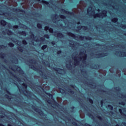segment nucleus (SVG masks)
I'll use <instances>...</instances> for the list:
<instances>
[{
	"mask_svg": "<svg viewBox=\"0 0 126 126\" xmlns=\"http://www.w3.org/2000/svg\"><path fill=\"white\" fill-rule=\"evenodd\" d=\"M103 104H104V100H101L100 101V104H101V106H102Z\"/></svg>",
	"mask_w": 126,
	"mask_h": 126,
	"instance_id": "603ef678",
	"label": "nucleus"
},
{
	"mask_svg": "<svg viewBox=\"0 0 126 126\" xmlns=\"http://www.w3.org/2000/svg\"><path fill=\"white\" fill-rule=\"evenodd\" d=\"M5 97L7 99H11V97L9 96V95H8V94H5Z\"/></svg>",
	"mask_w": 126,
	"mask_h": 126,
	"instance_id": "ea45409f",
	"label": "nucleus"
},
{
	"mask_svg": "<svg viewBox=\"0 0 126 126\" xmlns=\"http://www.w3.org/2000/svg\"><path fill=\"white\" fill-rule=\"evenodd\" d=\"M54 70H55V71H59V70H63V69L61 68H54Z\"/></svg>",
	"mask_w": 126,
	"mask_h": 126,
	"instance_id": "bb28decb",
	"label": "nucleus"
},
{
	"mask_svg": "<svg viewBox=\"0 0 126 126\" xmlns=\"http://www.w3.org/2000/svg\"><path fill=\"white\" fill-rule=\"evenodd\" d=\"M47 101V103H48L49 105H52V102H51V100L48 99Z\"/></svg>",
	"mask_w": 126,
	"mask_h": 126,
	"instance_id": "de8ad7c7",
	"label": "nucleus"
},
{
	"mask_svg": "<svg viewBox=\"0 0 126 126\" xmlns=\"http://www.w3.org/2000/svg\"><path fill=\"white\" fill-rule=\"evenodd\" d=\"M30 34H31L30 37L32 39H34L35 38V34H34V33H33V32H30Z\"/></svg>",
	"mask_w": 126,
	"mask_h": 126,
	"instance_id": "aec40b11",
	"label": "nucleus"
},
{
	"mask_svg": "<svg viewBox=\"0 0 126 126\" xmlns=\"http://www.w3.org/2000/svg\"><path fill=\"white\" fill-rule=\"evenodd\" d=\"M84 126H91V125L89 124L86 123L84 124Z\"/></svg>",
	"mask_w": 126,
	"mask_h": 126,
	"instance_id": "4d7b16f0",
	"label": "nucleus"
},
{
	"mask_svg": "<svg viewBox=\"0 0 126 126\" xmlns=\"http://www.w3.org/2000/svg\"><path fill=\"white\" fill-rule=\"evenodd\" d=\"M44 38H46V39H50V35H49V34H45Z\"/></svg>",
	"mask_w": 126,
	"mask_h": 126,
	"instance_id": "a19ab883",
	"label": "nucleus"
},
{
	"mask_svg": "<svg viewBox=\"0 0 126 126\" xmlns=\"http://www.w3.org/2000/svg\"><path fill=\"white\" fill-rule=\"evenodd\" d=\"M22 43L23 45H27V41H26L25 40H23Z\"/></svg>",
	"mask_w": 126,
	"mask_h": 126,
	"instance_id": "37998d69",
	"label": "nucleus"
},
{
	"mask_svg": "<svg viewBox=\"0 0 126 126\" xmlns=\"http://www.w3.org/2000/svg\"><path fill=\"white\" fill-rule=\"evenodd\" d=\"M68 36H70V37H71L72 38H75L76 36H75V34L74 33H73L72 32H69L67 33Z\"/></svg>",
	"mask_w": 126,
	"mask_h": 126,
	"instance_id": "f8f14e48",
	"label": "nucleus"
},
{
	"mask_svg": "<svg viewBox=\"0 0 126 126\" xmlns=\"http://www.w3.org/2000/svg\"><path fill=\"white\" fill-rule=\"evenodd\" d=\"M77 28L78 30H76V32H79V30H80L81 28H83V30H87L88 28L87 27V26H78L77 27Z\"/></svg>",
	"mask_w": 126,
	"mask_h": 126,
	"instance_id": "20e7f679",
	"label": "nucleus"
},
{
	"mask_svg": "<svg viewBox=\"0 0 126 126\" xmlns=\"http://www.w3.org/2000/svg\"><path fill=\"white\" fill-rule=\"evenodd\" d=\"M40 2H42L43 4H46V5H48L49 4V1H46L45 0H41Z\"/></svg>",
	"mask_w": 126,
	"mask_h": 126,
	"instance_id": "dca6fc26",
	"label": "nucleus"
},
{
	"mask_svg": "<svg viewBox=\"0 0 126 126\" xmlns=\"http://www.w3.org/2000/svg\"><path fill=\"white\" fill-rule=\"evenodd\" d=\"M70 47H74V44L70 43Z\"/></svg>",
	"mask_w": 126,
	"mask_h": 126,
	"instance_id": "0e129e2a",
	"label": "nucleus"
},
{
	"mask_svg": "<svg viewBox=\"0 0 126 126\" xmlns=\"http://www.w3.org/2000/svg\"><path fill=\"white\" fill-rule=\"evenodd\" d=\"M32 107L33 110H34L35 112L38 113L40 116H41L42 117H44V116H45V113H44V112H43V111L39 110V108L35 107V106L34 105H32Z\"/></svg>",
	"mask_w": 126,
	"mask_h": 126,
	"instance_id": "7ed1b4c3",
	"label": "nucleus"
},
{
	"mask_svg": "<svg viewBox=\"0 0 126 126\" xmlns=\"http://www.w3.org/2000/svg\"><path fill=\"white\" fill-rule=\"evenodd\" d=\"M96 56L98 58H103V57L107 56V53H99L96 54Z\"/></svg>",
	"mask_w": 126,
	"mask_h": 126,
	"instance_id": "0eeeda50",
	"label": "nucleus"
},
{
	"mask_svg": "<svg viewBox=\"0 0 126 126\" xmlns=\"http://www.w3.org/2000/svg\"><path fill=\"white\" fill-rule=\"evenodd\" d=\"M118 20H119L118 18H114L111 20V21L114 22V23H117V22H118Z\"/></svg>",
	"mask_w": 126,
	"mask_h": 126,
	"instance_id": "412c9836",
	"label": "nucleus"
},
{
	"mask_svg": "<svg viewBox=\"0 0 126 126\" xmlns=\"http://www.w3.org/2000/svg\"><path fill=\"white\" fill-rule=\"evenodd\" d=\"M88 101L89 102L91 103V104H93L94 101L93 100L90 98H88Z\"/></svg>",
	"mask_w": 126,
	"mask_h": 126,
	"instance_id": "c756f323",
	"label": "nucleus"
},
{
	"mask_svg": "<svg viewBox=\"0 0 126 126\" xmlns=\"http://www.w3.org/2000/svg\"><path fill=\"white\" fill-rule=\"evenodd\" d=\"M68 92L69 93H71V94H74V91H72L71 89H68Z\"/></svg>",
	"mask_w": 126,
	"mask_h": 126,
	"instance_id": "7c9ffc66",
	"label": "nucleus"
},
{
	"mask_svg": "<svg viewBox=\"0 0 126 126\" xmlns=\"http://www.w3.org/2000/svg\"><path fill=\"white\" fill-rule=\"evenodd\" d=\"M4 56H5V54L4 53H2V52H1L0 54V58L1 59H4Z\"/></svg>",
	"mask_w": 126,
	"mask_h": 126,
	"instance_id": "5701e85b",
	"label": "nucleus"
},
{
	"mask_svg": "<svg viewBox=\"0 0 126 126\" xmlns=\"http://www.w3.org/2000/svg\"><path fill=\"white\" fill-rule=\"evenodd\" d=\"M49 29H50V27L49 26H45L44 27V30L46 32H47L48 30H49Z\"/></svg>",
	"mask_w": 126,
	"mask_h": 126,
	"instance_id": "f704fd0d",
	"label": "nucleus"
},
{
	"mask_svg": "<svg viewBox=\"0 0 126 126\" xmlns=\"http://www.w3.org/2000/svg\"><path fill=\"white\" fill-rule=\"evenodd\" d=\"M62 50H59L58 51H57V55H61V54H62Z\"/></svg>",
	"mask_w": 126,
	"mask_h": 126,
	"instance_id": "49530a36",
	"label": "nucleus"
},
{
	"mask_svg": "<svg viewBox=\"0 0 126 126\" xmlns=\"http://www.w3.org/2000/svg\"><path fill=\"white\" fill-rule=\"evenodd\" d=\"M123 53V56L124 57H126V52H124Z\"/></svg>",
	"mask_w": 126,
	"mask_h": 126,
	"instance_id": "052dcab7",
	"label": "nucleus"
},
{
	"mask_svg": "<svg viewBox=\"0 0 126 126\" xmlns=\"http://www.w3.org/2000/svg\"><path fill=\"white\" fill-rule=\"evenodd\" d=\"M87 59V55L86 54H84V56L82 57L83 62H85Z\"/></svg>",
	"mask_w": 126,
	"mask_h": 126,
	"instance_id": "2eb2a0df",
	"label": "nucleus"
},
{
	"mask_svg": "<svg viewBox=\"0 0 126 126\" xmlns=\"http://www.w3.org/2000/svg\"><path fill=\"white\" fill-rule=\"evenodd\" d=\"M40 41H41V42H44V41L45 40V38H44V37H40Z\"/></svg>",
	"mask_w": 126,
	"mask_h": 126,
	"instance_id": "3c124183",
	"label": "nucleus"
},
{
	"mask_svg": "<svg viewBox=\"0 0 126 126\" xmlns=\"http://www.w3.org/2000/svg\"><path fill=\"white\" fill-rule=\"evenodd\" d=\"M0 126H4V125L1 123H0Z\"/></svg>",
	"mask_w": 126,
	"mask_h": 126,
	"instance_id": "774afa93",
	"label": "nucleus"
},
{
	"mask_svg": "<svg viewBox=\"0 0 126 126\" xmlns=\"http://www.w3.org/2000/svg\"><path fill=\"white\" fill-rule=\"evenodd\" d=\"M14 11H18L19 12H23V13H25V10L19 9V8H13Z\"/></svg>",
	"mask_w": 126,
	"mask_h": 126,
	"instance_id": "6e6552de",
	"label": "nucleus"
},
{
	"mask_svg": "<svg viewBox=\"0 0 126 126\" xmlns=\"http://www.w3.org/2000/svg\"><path fill=\"white\" fill-rule=\"evenodd\" d=\"M121 28H123V29H125L126 28V25H125V24H122L121 25Z\"/></svg>",
	"mask_w": 126,
	"mask_h": 126,
	"instance_id": "58836bf2",
	"label": "nucleus"
},
{
	"mask_svg": "<svg viewBox=\"0 0 126 126\" xmlns=\"http://www.w3.org/2000/svg\"><path fill=\"white\" fill-rule=\"evenodd\" d=\"M81 71L82 73H86V71H83V70H81Z\"/></svg>",
	"mask_w": 126,
	"mask_h": 126,
	"instance_id": "bf43d9fd",
	"label": "nucleus"
},
{
	"mask_svg": "<svg viewBox=\"0 0 126 126\" xmlns=\"http://www.w3.org/2000/svg\"><path fill=\"white\" fill-rule=\"evenodd\" d=\"M99 91H100V92H103L104 93H106V91H105L104 90H99Z\"/></svg>",
	"mask_w": 126,
	"mask_h": 126,
	"instance_id": "13d9d810",
	"label": "nucleus"
},
{
	"mask_svg": "<svg viewBox=\"0 0 126 126\" xmlns=\"http://www.w3.org/2000/svg\"><path fill=\"white\" fill-rule=\"evenodd\" d=\"M114 89L116 91H121V88H120L119 87H115L114 88Z\"/></svg>",
	"mask_w": 126,
	"mask_h": 126,
	"instance_id": "c9c22d12",
	"label": "nucleus"
},
{
	"mask_svg": "<svg viewBox=\"0 0 126 126\" xmlns=\"http://www.w3.org/2000/svg\"><path fill=\"white\" fill-rule=\"evenodd\" d=\"M18 25H15L13 26V28H14V29H18Z\"/></svg>",
	"mask_w": 126,
	"mask_h": 126,
	"instance_id": "c03bdc74",
	"label": "nucleus"
},
{
	"mask_svg": "<svg viewBox=\"0 0 126 126\" xmlns=\"http://www.w3.org/2000/svg\"><path fill=\"white\" fill-rule=\"evenodd\" d=\"M30 62H32V63H34V62H35V60H32V59H30Z\"/></svg>",
	"mask_w": 126,
	"mask_h": 126,
	"instance_id": "e2e57ef3",
	"label": "nucleus"
},
{
	"mask_svg": "<svg viewBox=\"0 0 126 126\" xmlns=\"http://www.w3.org/2000/svg\"><path fill=\"white\" fill-rule=\"evenodd\" d=\"M87 115V116H88V117H89V118H91L92 120H94V116L91 113H88Z\"/></svg>",
	"mask_w": 126,
	"mask_h": 126,
	"instance_id": "4468645a",
	"label": "nucleus"
},
{
	"mask_svg": "<svg viewBox=\"0 0 126 126\" xmlns=\"http://www.w3.org/2000/svg\"><path fill=\"white\" fill-rule=\"evenodd\" d=\"M32 66L31 67V68L32 69H33V70H36V71H39V73L41 72V73H43V71H42L41 69H38L37 67H35L34 65H31Z\"/></svg>",
	"mask_w": 126,
	"mask_h": 126,
	"instance_id": "39448f33",
	"label": "nucleus"
},
{
	"mask_svg": "<svg viewBox=\"0 0 126 126\" xmlns=\"http://www.w3.org/2000/svg\"><path fill=\"white\" fill-rule=\"evenodd\" d=\"M121 96L123 98H126V95L123 94H121Z\"/></svg>",
	"mask_w": 126,
	"mask_h": 126,
	"instance_id": "680f3d73",
	"label": "nucleus"
},
{
	"mask_svg": "<svg viewBox=\"0 0 126 126\" xmlns=\"http://www.w3.org/2000/svg\"><path fill=\"white\" fill-rule=\"evenodd\" d=\"M94 18L96 17H107V10H104L102 13H96L94 15Z\"/></svg>",
	"mask_w": 126,
	"mask_h": 126,
	"instance_id": "f257e3e1",
	"label": "nucleus"
},
{
	"mask_svg": "<svg viewBox=\"0 0 126 126\" xmlns=\"http://www.w3.org/2000/svg\"><path fill=\"white\" fill-rule=\"evenodd\" d=\"M43 78H44V79H47L48 78V76L46 74L44 75V74H42L41 75Z\"/></svg>",
	"mask_w": 126,
	"mask_h": 126,
	"instance_id": "473e14b6",
	"label": "nucleus"
},
{
	"mask_svg": "<svg viewBox=\"0 0 126 126\" xmlns=\"http://www.w3.org/2000/svg\"><path fill=\"white\" fill-rule=\"evenodd\" d=\"M62 11L65 13H67V14H70V15H74V13L73 12H69L65 10L64 9H62Z\"/></svg>",
	"mask_w": 126,
	"mask_h": 126,
	"instance_id": "423d86ee",
	"label": "nucleus"
},
{
	"mask_svg": "<svg viewBox=\"0 0 126 126\" xmlns=\"http://www.w3.org/2000/svg\"><path fill=\"white\" fill-rule=\"evenodd\" d=\"M37 28H38L39 29H42V24H40V23H38L37 24Z\"/></svg>",
	"mask_w": 126,
	"mask_h": 126,
	"instance_id": "cd10ccee",
	"label": "nucleus"
},
{
	"mask_svg": "<svg viewBox=\"0 0 126 126\" xmlns=\"http://www.w3.org/2000/svg\"><path fill=\"white\" fill-rule=\"evenodd\" d=\"M0 24L2 26H6V24H7V22H6V21H4V20H1L0 21Z\"/></svg>",
	"mask_w": 126,
	"mask_h": 126,
	"instance_id": "9b49d317",
	"label": "nucleus"
},
{
	"mask_svg": "<svg viewBox=\"0 0 126 126\" xmlns=\"http://www.w3.org/2000/svg\"><path fill=\"white\" fill-rule=\"evenodd\" d=\"M119 112L122 116H126V114H124V112H123V110H122V109H119Z\"/></svg>",
	"mask_w": 126,
	"mask_h": 126,
	"instance_id": "4be33fe9",
	"label": "nucleus"
},
{
	"mask_svg": "<svg viewBox=\"0 0 126 126\" xmlns=\"http://www.w3.org/2000/svg\"><path fill=\"white\" fill-rule=\"evenodd\" d=\"M9 73H10V74H11V75H12V76H13V77H14V78L17 79V80H18V81H20V78H19V77H18L16 75H14V74H13V73H12L11 71H9Z\"/></svg>",
	"mask_w": 126,
	"mask_h": 126,
	"instance_id": "1a4fd4ad",
	"label": "nucleus"
},
{
	"mask_svg": "<svg viewBox=\"0 0 126 126\" xmlns=\"http://www.w3.org/2000/svg\"><path fill=\"white\" fill-rule=\"evenodd\" d=\"M86 40H92V37H91L90 36H88V37H86Z\"/></svg>",
	"mask_w": 126,
	"mask_h": 126,
	"instance_id": "a18cd8bd",
	"label": "nucleus"
},
{
	"mask_svg": "<svg viewBox=\"0 0 126 126\" xmlns=\"http://www.w3.org/2000/svg\"><path fill=\"white\" fill-rule=\"evenodd\" d=\"M46 94L47 96H49V97H50V98L53 99V106H55V107H60V104L54 99V95L52 94H50V93H46Z\"/></svg>",
	"mask_w": 126,
	"mask_h": 126,
	"instance_id": "f03ea898",
	"label": "nucleus"
},
{
	"mask_svg": "<svg viewBox=\"0 0 126 126\" xmlns=\"http://www.w3.org/2000/svg\"><path fill=\"white\" fill-rule=\"evenodd\" d=\"M70 87H71V88H74V87H75V86H74V85L71 84L70 85Z\"/></svg>",
	"mask_w": 126,
	"mask_h": 126,
	"instance_id": "6e6d98bb",
	"label": "nucleus"
},
{
	"mask_svg": "<svg viewBox=\"0 0 126 126\" xmlns=\"http://www.w3.org/2000/svg\"><path fill=\"white\" fill-rule=\"evenodd\" d=\"M59 90H61V91H63V93H64L65 92V91H64L63 90V89H62L61 88H59Z\"/></svg>",
	"mask_w": 126,
	"mask_h": 126,
	"instance_id": "8fccbe9b",
	"label": "nucleus"
},
{
	"mask_svg": "<svg viewBox=\"0 0 126 126\" xmlns=\"http://www.w3.org/2000/svg\"><path fill=\"white\" fill-rule=\"evenodd\" d=\"M74 65H78L79 64V61L76 59H74Z\"/></svg>",
	"mask_w": 126,
	"mask_h": 126,
	"instance_id": "6ab92c4d",
	"label": "nucleus"
},
{
	"mask_svg": "<svg viewBox=\"0 0 126 126\" xmlns=\"http://www.w3.org/2000/svg\"><path fill=\"white\" fill-rule=\"evenodd\" d=\"M4 91H6V93L8 94V95H11V93H10L8 90H7V88L4 89Z\"/></svg>",
	"mask_w": 126,
	"mask_h": 126,
	"instance_id": "2f4dec72",
	"label": "nucleus"
},
{
	"mask_svg": "<svg viewBox=\"0 0 126 126\" xmlns=\"http://www.w3.org/2000/svg\"><path fill=\"white\" fill-rule=\"evenodd\" d=\"M96 118H97L99 121H102L103 120V118L101 116H97Z\"/></svg>",
	"mask_w": 126,
	"mask_h": 126,
	"instance_id": "79ce46f5",
	"label": "nucleus"
},
{
	"mask_svg": "<svg viewBox=\"0 0 126 126\" xmlns=\"http://www.w3.org/2000/svg\"><path fill=\"white\" fill-rule=\"evenodd\" d=\"M47 47H48V45H44L41 47V50H43L44 51V50H45V49H47Z\"/></svg>",
	"mask_w": 126,
	"mask_h": 126,
	"instance_id": "a878e982",
	"label": "nucleus"
},
{
	"mask_svg": "<svg viewBox=\"0 0 126 126\" xmlns=\"http://www.w3.org/2000/svg\"><path fill=\"white\" fill-rule=\"evenodd\" d=\"M75 108V107L74 106H72L71 107V110H74Z\"/></svg>",
	"mask_w": 126,
	"mask_h": 126,
	"instance_id": "69168bd1",
	"label": "nucleus"
},
{
	"mask_svg": "<svg viewBox=\"0 0 126 126\" xmlns=\"http://www.w3.org/2000/svg\"><path fill=\"white\" fill-rule=\"evenodd\" d=\"M60 17L61 19H65L66 18V17L63 15H60Z\"/></svg>",
	"mask_w": 126,
	"mask_h": 126,
	"instance_id": "c85d7f7f",
	"label": "nucleus"
},
{
	"mask_svg": "<svg viewBox=\"0 0 126 126\" xmlns=\"http://www.w3.org/2000/svg\"><path fill=\"white\" fill-rule=\"evenodd\" d=\"M51 44H52V45H53V46H54V45H56V41H52L51 42Z\"/></svg>",
	"mask_w": 126,
	"mask_h": 126,
	"instance_id": "864d4df0",
	"label": "nucleus"
},
{
	"mask_svg": "<svg viewBox=\"0 0 126 126\" xmlns=\"http://www.w3.org/2000/svg\"><path fill=\"white\" fill-rule=\"evenodd\" d=\"M8 46L11 47H14V44H13L12 42H9L8 43Z\"/></svg>",
	"mask_w": 126,
	"mask_h": 126,
	"instance_id": "393cba45",
	"label": "nucleus"
},
{
	"mask_svg": "<svg viewBox=\"0 0 126 126\" xmlns=\"http://www.w3.org/2000/svg\"><path fill=\"white\" fill-rule=\"evenodd\" d=\"M49 31L50 32V33H53L54 29H53V28H49Z\"/></svg>",
	"mask_w": 126,
	"mask_h": 126,
	"instance_id": "4c0bfd02",
	"label": "nucleus"
},
{
	"mask_svg": "<svg viewBox=\"0 0 126 126\" xmlns=\"http://www.w3.org/2000/svg\"><path fill=\"white\" fill-rule=\"evenodd\" d=\"M57 37H59V38H63L64 35L62 32H57Z\"/></svg>",
	"mask_w": 126,
	"mask_h": 126,
	"instance_id": "ddd939ff",
	"label": "nucleus"
},
{
	"mask_svg": "<svg viewBox=\"0 0 126 126\" xmlns=\"http://www.w3.org/2000/svg\"><path fill=\"white\" fill-rule=\"evenodd\" d=\"M119 105L125 106V105H126V102H125V101H121V102H119Z\"/></svg>",
	"mask_w": 126,
	"mask_h": 126,
	"instance_id": "e433bc0d",
	"label": "nucleus"
},
{
	"mask_svg": "<svg viewBox=\"0 0 126 126\" xmlns=\"http://www.w3.org/2000/svg\"><path fill=\"white\" fill-rule=\"evenodd\" d=\"M18 34L19 35H22V36H26L27 35V32L25 31H23L22 32H19Z\"/></svg>",
	"mask_w": 126,
	"mask_h": 126,
	"instance_id": "9d476101",
	"label": "nucleus"
},
{
	"mask_svg": "<svg viewBox=\"0 0 126 126\" xmlns=\"http://www.w3.org/2000/svg\"><path fill=\"white\" fill-rule=\"evenodd\" d=\"M123 125H124L125 126H126V122H123Z\"/></svg>",
	"mask_w": 126,
	"mask_h": 126,
	"instance_id": "338daca9",
	"label": "nucleus"
},
{
	"mask_svg": "<svg viewBox=\"0 0 126 126\" xmlns=\"http://www.w3.org/2000/svg\"><path fill=\"white\" fill-rule=\"evenodd\" d=\"M6 31L7 32V35H8L9 36L13 34V32L9 30H6Z\"/></svg>",
	"mask_w": 126,
	"mask_h": 126,
	"instance_id": "a211bd4d",
	"label": "nucleus"
},
{
	"mask_svg": "<svg viewBox=\"0 0 126 126\" xmlns=\"http://www.w3.org/2000/svg\"><path fill=\"white\" fill-rule=\"evenodd\" d=\"M22 86L24 88H25V89H27V84L25 83L22 84Z\"/></svg>",
	"mask_w": 126,
	"mask_h": 126,
	"instance_id": "72a5a7b5",
	"label": "nucleus"
},
{
	"mask_svg": "<svg viewBox=\"0 0 126 126\" xmlns=\"http://www.w3.org/2000/svg\"><path fill=\"white\" fill-rule=\"evenodd\" d=\"M72 124L73 125V126H77V123L75 122H73Z\"/></svg>",
	"mask_w": 126,
	"mask_h": 126,
	"instance_id": "09e8293b",
	"label": "nucleus"
},
{
	"mask_svg": "<svg viewBox=\"0 0 126 126\" xmlns=\"http://www.w3.org/2000/svg\"><path fill=\"white\" fill-rule=\"evenodd\" d=\"M84 38V36H82V35L80 36L79 37L80 40H83Z\"/></svg>",
	"mask_w": 126,
	"mask_h": 126,
	"instance_id": "5fc2aeb1",
	"label": "nucleus"
},
{
	"mask_svg": "<svg viewBox=\"0 0 126 126\" xmlns=\"http://www.w3.org/2000/svg\"><path fill=\"white\" fill-rule=\"evenodd\" d=\"M107 108H108V109H109V110H110V111H113V106H112L110 104H108L107 105Z\"/></svg>",
	"mask_w": 126,
	"mask_h": 126,
	"instance_id": "b1692460",
	"label": "nucleus"
},
{
	"mask_svg": "<svg viewBox=\"0 0 126 126\" xmlns=\"http://www.w3.org/2000/svg\"><path fill=\"white\" fill-rule=\"evenodd\" d=\"M23 46H20L18 47V50L19 51V52H21V53H22L24 50H23Z\"/></svg>",
	"mask_w": 126,
	"mask_h": 126,
	"instance_id": "f3484780",
	"label": "nucleus"
}]
</instances>
